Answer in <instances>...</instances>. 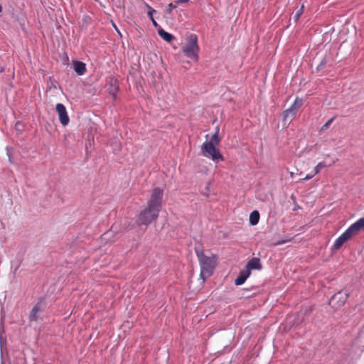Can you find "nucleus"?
I'll return each mask as SVG.
<instances>
[{"instance_id": "nucleus-28", "label": "nucleus", "mask_w": 364, "mask_h": 364, "mask_svg": "<svg viewBox=\"0 0 364 364\" xmlns=\"http://www.w3.org/2000/svg\"><path fill=\"white\" fill-rule=\"evenodd\" d=\"M2 11V6L0 4V13Z\"/></svg>"}, {"instance_id": "nucleus-16", "label": "nucleus", "mask_w": 364, "mask_h": 364, "mask_svg": "<svg viewBox=\"0 0 364 364\" xmlns=\"http://www.w3.org/2000/svg\"><path fill=\"white\" fill-rule=\"evenodd\" d=\"M259 220V213L257 210H254L250 213V223L252 225H255L258 223Z\"/></svg>"}, {"instance_id": "nucleus-10", "label": "nucleus", "mask_w": 364, "mask_h": 364, "mask_svg": "<svg viewBox=\"0 0 364 364\" xmlns=\"http://www.w3.org/2000/svg\"><path fill=\"white\" fill-rule=\"evenodd\" d=\"M352 235L348 232L346 230L341 235H340L335 241L333 244V249L338 250L340 249L345 242L348 241L352 238Z\"/></svg>"}, {"instance_id": "nucleus-4", "label": "nucleus", "mask_w": 364, "mask_h": 364, "mask_svg": "<svg viewBox=\"0 0 364 364\" xmlns=\"http://www.w3.org/2000/svg\"><path fill=\"white\" fill-rule=\"evenodd\" d=\"M202 155L208 159H210L214 162L225 160L223 156L220 154V150L216 148L213 141H205L201 146Z\"/></svg>"}, {"instance_id": "nucleus-7", "label": "nucleus", "mask_w": 364, "mask_h": 364, "mask_svg": "<svg viewBox=\"0 0 364 364\" xmlns=\"http://www.w3.org/2000/svg\"><path fill=\"white\" fill-rule=\"evenodd\" d=\"M348 295L343 291L336 293L330 299L329 304L338 309L343 306L348 300Z\"/></svg>"}, {"instance_id": "nucleus-1", "label": "nucleus", "mask_w": 364, "mask_h": 364, "mask_svg": "<svg viewBox=\"0 0 364 364\" xmlns=\"http://www.w3.org/2000/svg\"><path fill=\"white\" fill-rule=\"evenodd\" d=\"M195 252L200 267V277L205 280L210 277L217 265L218 257L208 251L205 252L201 245L195 247Z\"/></svg>"}, {"instance_id": "nucleus-14", "label": "nucleus", "mask_w": 364, "mask_h": 364, "mask_svg": "<svg viewBox=\"0 0 364 364\" xmlns=\"http://www.w3.org/2000/svg\"><path fill=\"white\" fill-rule=\"evenodd\" d=\"M73 68H74L75 71L77 73V74L78 75H82L87 71L85 63H84L81 61H77V60L73 61Z\"/></svg>"}, {"instance_id": "nucleus-11", "label": "nucleus", "mask_w": 364, "mask_h": 364, "mask_svg": "<svg viewBox=\"0 0 364 364\" xmlns=\"http://www.w3.org/2000/svg\"><path fill=\"white\" fill-rule=\"evenodd\" d=\"M246 269H248V272L251 273L252 269H258L260 270L262 269V264L260 262V259L257 257H253L246 264Z\"/></svg>"}, {"instance_id": "nucleus-2", "label": "nucleus", "mask_w": 364, "mask_h": 364, "mask_svg": "<svg viewBox=\"0 0 364 364\" xmlns=\"http://www.w3.org/2000/svg\"><path fill=\"white\" fill-rule=\"evenodd\" d=\"M159 213V210L146 205L136 215V223L138 225H144L148 226L151 223L156 221L158 219Z\"/></svg>"}, {"instance_id": "nucleus-15", "label": "nucleus", "mask_w": 364, "mask_h": 364, "mask_svg": "<svg viewBox=\"0 0 364 364\" xmlns=\"http://www.w3.org/2000/svg\"><path fill=\"white\" fill-rule=\"evenodd\" d=\"M158 33L161 38L169 43L174 38L172 34L165 31L164 29H159Z\"/></svg>"}, {"instance_id": "nucleus-18", "label": "nucleus", "mask_w": 364, "mask_h": 364, "mask_svg": "<svg viewBox=\"0 0 364 364\" xmlns=\"http://www.w3.org/2000/svg\"><path fill=\"white\" fill-rule=\"evenodd\" d=\"M304 12V5H302L301 6L300 9H299L294 14V16H293V18L294 19V21L296 22L299 17L301 16V15L303 14Z\"/></svg>"}, {"instance_id": "nucleus-25", "label": "nucleus", "mask_w": 364, "mask_h": 364, "mask_svg": "<svg viewBox=\"0 0 364 364\" xmlns=\"http://www.w3.org/2000/svg\"><path fill=\"white\" fill-rule=\"evenodd\" d=\"M188 0H178V3H186Z\"/></svg>"}, {"instance_id": "nucleus-23", "label": "nucleus", "mask_w": 364, "mask_h": 364, "mask_svg": "<svg viewBox=\"0 0 364 364\" xmlns=\"http://www.w3.org/2000/svg\"><path fill=\"white\" fill-rule=\"evenodd\" d=\"M153 11H155V10L152 9V11H148L147 14H148V16H149L150 19L151 20V21H152V23H153V24H154V26H156V25H157V23H156V21L154 19L153 16H152V12H153Z\"/></svg>"}, {"instance_id": "nucleus-20", "label": "nucleus", "mask_w": 364, "mask_h": 364, "mask_svg": "<svg viewBox=\"0 0 364 364\" xmlns=\"http://www.w3.org/2000/svg\"><path fill=\"white\" fill-rule=\"evenodd\" d=\"M336 117H331L330 119H328L321 128V131H324L327 129L329 126L331 124V123L334 121Z\"/></svg>"}, {"instance_id": "nucleus-24", "label": "nucleus", "mask_w": 364, "mask_h": 364, "mask_svg": "<svg viewBox=\"0 0 364 364\" xmlns=\"http://www.w3.org/2000/svg\"><path fill=\"white\" fill-rule=\"evenodd\" d=\"M316 174H314V173L313 174H307L304 178L303 180L304 181H307V180H309L311 178H312Z\"/></svg>"}, {"instance_id": "nucleus-19", "label": "nucleus", "mask_w": 364, "mask_h": 364, "mask_svg": "<svg viewBox=\"0 0 364 364\" xmlns=\"http://www.w3.org/2000/svg\"><path fill=\"white\" fill-rule=\"evenodd\" d=\"M326 166L324 162H319L314 168V174L318 173L323 168Z\"/></svg>"}, {"instance_id": "nucleus-8", "label": "nucleus", "mask_w": 364, "mask_h": 364, "mask_svg": "<svg viewBox=\"0 0 364 364\" xmlns=\"http://www.w3.org/2000/svg\"><path fill=\"white\" fill-rule=\"evenodd\" d=\"M55 109L61 124L63 126H67L69 124L70 119L65 107L61 103H58L55 106Z\"/></svg>"}, {"instance_id": "nucleus-12", "label": "nucleus", "mask_w": 364, "mask_h": 364, "mask_svg": "<svg viewBox=\"0 0 364 364\" xmlns=\"http://www.w3.org/2000/svg\"><path fill=\"white\" fill-rule=\"evenodd\" d=\"M43 304L41 301H38L31 309L29 319L30 321H37L38 318V314L42 311Z\"/></svg>"}, {"instance_id": "nucleus-13", "label": "nucleus", "mask_w": 364, "mask_h": 364, "mask_svg": "<svg viewBox=\"0 0 364 364\" xmlns=\"http://www.w3.org/2000/svg\"><path fill=\"white\" fill-rule=\"evenodd\" d=\"M250 272H248V269H243L240 272L239 276L235 280V284L237 286L242 285L245 283L246 279L250 277Z\"/></svg>"}, {"instance_id": "nucleus-6", "label": "nucleus", "mask_w": 364, "mask_h": 364, "mask_svg": "<svg viewBox=\"0 0 364 364\" xmlns=\"http://www.w3.org/2000/svg\"><path fill=\"white\" fill-rule=\"evenodd\" d=\"M303 104V100L296 97L291 107L283 112V122L289 125L295 118L296 113Z\"/></svg>"}, {"instance_id": "nucleus-5", "label": "nucleus", "mask_w": 364, "mask_h": 364, "mask_svg": "<svg viewBox=\"0 0 364 364\" xmlns=\"http://www.w3.org/2000/svg\"><path fill=\"white\" fill-rule=\"evenodd\" d=\"M164 190L159 187L153 188L147 200L146 205L161 211L162 208Z\"/></svg>"}, {"instance_id": "nucleus-22", "label": "nucleus", "mask_w": 364, "mask_h": 364, "mask_svg": "<svg viewBox=\"0 0 364 364\" xmlns=\"http://www.w3.org/2000/svg\"><path fill=\"white\" fill-rule=\"evenodd\" d=\"M177 7V4H174L173 3H170L168 5L167 11L168 13H171V11Z\"/></svg>"}, {"instance_id": "nucleus-27", "label": "nucleus", "mask_w": 364, "mask_h": 364, "mask_svg": "<svg viewBox=\"0 0 364 364\" xmlns=\"http://www.w3.org/2000/svg\"><path fill=\"white\" fill-rule=\"evenodd\" d=\"M19 125H21V123H20V122H17V123L16 124V127H18V126H19Z\"/></svg>"}, {"instance_id": "nucleus-17", "label": "nucleus", "mask_w": 364, "mask_h": 364, "mask_svg": "<svg viewBox=\"0 0 364 364\" xmlns=\"http://www.w3.org/2000/svg\"><path fill=\"white\" fill-rule=\"evenodd\" d=\"M210 141H213V144H214L215 145H218L220 143V139L219 138V128L218 127H217L215 132L211 136Z\"/></svg>"}, {"instance_id": "nucleus-26", "label": "nucleus", "mask_w": 364, "mask_h": 364, "mask_svg": "<svg viewBox=\"0 0 364 364\" xmlns=\"http://www.w3.org/2000/svg\"><path fill=\"white\" fill-rule=\"evenodd\" d=\"M117 91V87H115L114 88V92H113V95H114V93Z\"/></svg>"}, {"instance_id": "nucleus-21", "label": "nucleus", "mask_w": 364, "mask_h": 364, "mask_svg": "<svg viewBox=\"0 0 364 364\" xmlns=\"http://www.w3.org/2000/svg\"><path fill=\"white\" fill-rule=\"evenodd\" d=\"M291 240V238L289 237V238H287L285 240H279V241L275 242L273 243V245H282V244H284L286 242H290Z\"/></svg>"}, {"instance_id": "nucleus-3", "label": "nucleus", "mask_w": 364, "mask_h": 364, "mask_svg": "<svg viewBox=\"0 0 364 364\" xmlns=\"http://www.w3.org/2000/svg\"><path fill=\"white\" fill-rule=\"evenodd\" d=\"M198 50L199 47L197 36L194 34H191L188 37L186 44L182 48V51L188 58L194 61H198Z\"/></svg>"}, {"instance_id": "nucleus-9", "label": "nucleus", "mask_w": 364, "mask_h": 364, "mask_svg": "<svg viewBox=\"0 0 364 364\" xmlns=\"http://www.w3.org/2000/svg\"><path fill=\"white\" fill-rule=\"evenodd\" d=\"M364 230V218H360L355 223L352 224L347 230L353 237Z\"/></svg>"}]
</instances>
